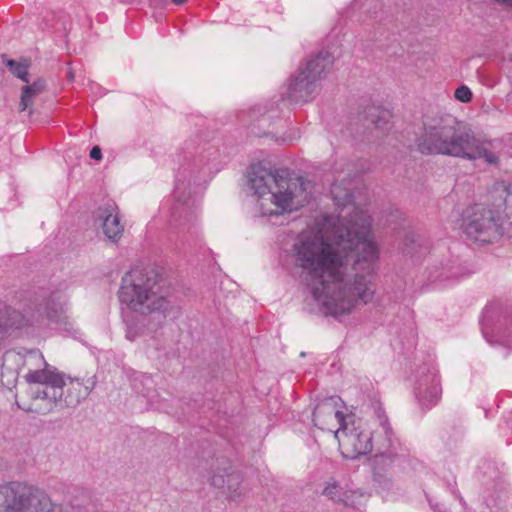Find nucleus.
I'll list each match as a JSON object with an SVG mask.
<instances>
[{"label": "nucleus", "mask_w": 512, "mask_h": 512, "mask_svg": "<svg viewBox=\"0 0 512 512\" xmlns=\"http://www.w3.org/2000/svg\"><path fill=\"white\" fill-rule=\"evenodd\" d=\"M331 194L342 210L324 216L303 231L293 245L295 264L307 274L312 299L325 314L350 313L358 303L372 301L369 276L378 259L370 216L354 206L352 195L334 184Z\"/></svg>", "instance_id": "nucleus-1"}, {"label": "nucleus", "mask_w": 512, "mask_h": 512, "mask_svg": "<svg viewBox=\"0 0 512 512\" xmlns=\"http://www.w3.org/2000/svg\"><path fill=\"white\" fill-rule=\"evenodd\" d=\"M246 179L263 216L298 211L311 197V183L287 170H272L261 163L252 164L247 169Z\"/></svg>", "instance_id": "nucleus-2"}, {"label": "nucleus", "mask_w": 512, "mask_h": 512, "mask_svg": "<svg viewBox=\"0 0 512 512\" xmlns=\"http://www.w3.org/2000/svg\"><path fill=\"white\" fill-rule=\"evenodd\" d=\"M20 373H23L27 383L39 385L31 392L32 401L29 407L39 405L43 397L52 396L55 399V388L61 381L60 371L45 360L39 349L22 348L5 353L2 378H7V384L11 385L17 381Z\"/></svg>", "instance_id": "nucleus-3"}, {"label": "nucleus", "mask_w": 512, "mask_h": 512, "mask_svg": "<svg viewBox=\"0 0 512 512\" xmlns=\"http://www.w3.org/2000/svg\"><path fill=\"white\" fill-rule=\"evenodd\" d=\"M161 276L153 267H136L126 272L118 291L119 301L130 312L146 317L165 312L169 301L162 292Z\"/></svg>", "instance_id": "nucleus-4"}, {"label": "nucleus", "mask_w": 512, "mask_h": 512, "mask_svg": "<svg viewBox=\"0 0 512 512\" xmlns=\"http://www.w3.org/2000/svg\"><path fill=\"white\" fill-rule=\"evenodd\" d=\"M0 512H55V504L45 490L11 481L0 484Z\"/></svg>", "instance_id": "nucleus-5"}, {"label": "nucleus", "mask_w": 512, "mask_h": 512, "mask_svg": "<svg viewBox=\"0 0 512 512\" xmlns=\"http://www.w3.org/2000/svg\"><path fill=\"white\" fill-rule=\"evenodd\" d=\"M444 155L467 160L484 159L488 164H497L499 159L489 150L488 143L478 139L466 124L452 116Z\"/></svg>", "instance_id": "nucleus-6"}, {"label": "nucleus", "mask_w": 512, "mask_h": 512, "mask_svg": "<svg viewBox=\"0 0 512 512\" xmlns=\"http://www.w3.org/2000/svg\"><path fill=\"white\" fill-rule=\"evenodd\" d=\"M60 383L55 388V399L52 396L43 397L39 405L29 407L28 410L36 413L46 414L54 408L76 407L82 400L86 399L95 388L97 378L95 375L87 379H72L60 372Z\"/></svg>", "instance_id": "nucleus-7"}, {"label": "nucleus", "mask_w": 512, "mask_h": 512, "mask_svg": "<svg viewBox=\"0 0 512 512\" xmlns=\"http://www.w3.org/2000/svg\"><path fill=\"white\" fill-rule=\"evenodd\" d=\"M461 228L473 242L491 243L502 235V223L483 205L468 207L462 214Z\"/></svg>", "instance_id": "nucleus-8"}, {"label": "nucleus", "mask_w": 512, "mask_h": 512, "mask_svg": "<svg viewBox=\"0 0 512 512\" xmlns=\"http://www.w3.org/2000/svg\"><path fill=\"white\" fill-rule=\"evenodd\" d=\"M341 453L344 457L355 459L372 450V434L361 420L348 416L347 420L335 431Z\"/></svg>", "instance_id": "nucleus-9"}, {"label": "nucleus", "mask_w": 512, "mask_h": 512, "mask_svg": "<svg viewBox=\"0 0 512 512\" xmlns=\"http://www.w3.org/2000/svg\"><path fill=\"white\" fill-rule=\"evenodd\" d=\"M209 482L221 496L229 501L239 502L246 494L242 474L229 463L213 468Z\"/></svg>", "instance_id": "nucleus-10"}, {"label": "nucleus", "mask_w": 512, "mask_h": 512, "mask_svg": "<svg viewBox=\"0 0 512 512\" xmlns=\"http://www.w3.org/2000/svg\"><path fill=\"white\" fill-rule=\"evenodd\" d=\"M451 116L433 119L424 126L423 134L418 138L417 146L421 153L444 155Z\"/></svg>", "instance_id": "nucleus-11"}, {"label": "nucleus", "mask_w": 512, "mask_h": 512, "mask_svg": "<svg viewBox=\"0 0 512 512\" xmlns=\"http://www.w3.org/2000/svg\"><path fill=\"white\" fill-rule=\"evenodd\" d=\"M340 399L329 397L322 400L313 411V422L322 430L335 431L334 422L339 427L347 420V417L339 410Z\"/></svg>", "instance_id": "nucleus-12"}, {"label": "nucleus", "mask_w": 512, "mask_h": 512, "mask_svg": "<svg viewBox=\"0 0 512 512\" xmlns=\"http://www.w3.org/2000/svg\"><path fill=\"white\" fill-rule=\"evenodd\" d=\"M492 205L507 221V233L512 236V182L497 181L490 189Z\"/></svg>", "instance_id": "nucleus-13"}, {"label": "nucleus", "mask_w": 512, "mask_h": 512, "mask_svg": "<svg viewBox=\"0 0 512 512\" xmlns=\"http://www.w3.org/2000/svg\"><path fill=\"white\" fill-rule=\"evenodd\" d=\"M97 220L101 223L102 233L112 243H117L124 232V226L120 222L119 209L114 204L100 207L96 213Z\"/></svg>", "instance_id": "nucleus-14"}, {"label": "nucleus", "mask_w": 512, "mask_h": 512, "mask_svg": "<svg viewBox=\"0 0 512 512\" xmlns=\"http://www.w3.org/2000/svg\"><path fill=\"white\" fill-rule=\"evenodd\" d=\"M318 91V84L300 70L288 85V96L294 102H306Z\"/></svg>", "instance_id": "nucleus-15"}, {"label": "nucleus", "mask_w": 512, "mask_h": 512, "mask_svg": "<svg viewBox=\"0 0 512 512\" xmlns=\"http://www.w3.org/2000/svg\"><path fill=\"white\" fill-rule=\"evenodd\" d=\"M46 81L43 78H38L32 83H26L21 87L19 112H27L28 116L34 114L35 99L46 90Z\"/></svg>", "instance_id": "nucleus-16"}, {"label": "nucleus", "mask_w": 512, "mask_h": 512, "mask_svg": "<svg viewBox=\"0 0 512 512\" xmlns=\"http://www.w3.org/2000/svg\"><path fill=\"white\" fill-rule=\"evenodd\" d=\"M333 64V57L328 51H321L317 56L310 59L305 67L301 69L314 82L318 84L326 70Z\"/></svg>", "instance_id": "nucleus-17"}, {"label": "nucleus", "mask_w": 512, "mask_h": 512, "mask_svg": "<svg viewBox=\"0 0 512 512\" xmlns=\"http://www.w3.org/2000/svg\"><path fill=\"white\" fill-rule=\"evenodd\" d=\"M323 495L334 502L343 503L346 506L354 505L355 492L346 490L336 481L327 482L323 489Z\"/></svg>", "instance_id": "nucleus-18"}, {"label": "nucleus", "mask_w": 512, "mask_h": 512, "mask_svg": "<svg viewBox=\"0 0 512 512\" xmlns=\"http://www.w3.org/2000/svg\"><path fill=\"white\" fill-rule=\"evenodd\" d=\"M3 61L9 67L12 74H14L17 78L21 79L25 83L29 82V72L28 68L30 66V62L27 59H22L20 61H15L12 59H7L6 55H2Z\"/></svg>", "instance_id": "nucleus-19"}, {"label": "nucleus", "mask_w": 512, "mask_h": 512, "mask_svg": "<svg viewBox=\"0 0 512 512\" xmlns=\"http://www.w3.org/2000/svg\"><path fill=\"white\" fill-rule=\"evenodd\" d=\"M46 313L51 319L58 317L63 311V303L57 295H51L46 302Z\"/></svg>", "instance_id": "nucleus-20"}, {"label": "nucleus", "mask_w": 512, "mask_h": 512, "mask_svg": "<svg viewBox=\"0 0 512 512\" xmlns=\"http://www.w3.org/2000/svg\"><path fill=\"white\" fill-rule=\"evenodd\" d=\"M147 331V325L141 324L138 325L137 323H131L128 325L126 337L130 341L136 340L139 336L145 334Z\"/></svg>", "instance_id": "nucleus-21"}, {"label": "nucleus", "mask_w": 512, "mask_h": 512, "mask_svg": "<svg viewBox=\"0 0 512 512\" xmlns=\"http://www.w3.org/2000/svg\"><path fill=\"white\" fill-rule=\"evenodd\" d=\"M454 96L458 101L468 103L472 99V91L466 85H462L455 90Z\"/></svg>", "instance_id": "nucleus-22"}, {"label": "nucleus", "mask_w": 512, "mask_h": 512, "mask_svg": "<svg viewBox=\"0 0 512 512\" xmlns=\"http://www.w3.org/2000/svg\"><path fill=\"white\" fill-rule=\"evenodd\" d=\"M441 394V388L438 384H434L428 391L425 393V398H429V403L433 404L436 400L439 399Z\"/></svg>", "instance_id": "nucleus-23"}, {"label": "nucleus", "mask_w": 512, "mask_h": 512, "mask_svg": "<svg viewBox=\"0 0 512 512\" xmlns=\"http://www.w3.org/2000/svg\"><path fill=\"white\" fill-rule=\"evenodd\" d=\"M184 190H185L184 183L177 184V186H176V198H177V201L179 203L182 202L183 206L186 204L185 200L182 199V196L184 195Z\"/></svg>", "instance_id": "nucleus-24"}, {"label": "nucleus", "mask_w": 512, "mask_h": 512, "mask_svg": "<svg viewBox=\"0 0 512 512\" xmlns=\"http://www.w3.org/2000/svg\"><path fill=\"white\" fill-rule=\"evenodd\" d=\"M90 157L94 160H100L102 158V152L99 146H94L91 149Z\"/></svg>", "instance_id": "nucleus-25"}, {"label": "nucleus", "mask_w": 512, "mask_h": 512, "mask_svg": "<svg viewBox=\"0 0 512 512\" xmlns=\"http://www.w3.org/2000/svg\"><path fill=\"white\" fill-rule=\"evenodd\" d=\"M498 3L506 5L507 7L512 9V0H496Z\"/></svg>", "instance_id": "nucleus-26"}, {"label": "nucleus", "mask_w": 512, "mask_h": 512, "mask_svg": "<svg viewBox=\"0 0 512 512\" xmlns=\"http://www.w3.org/2000/svg\"><path fill=\"white\" fill-rule=\"evenodd\" d=\"M68 79L71 82L74 81V79H75V74H74V72L72 71L71 68H69V71H68Z\"/></svg>", "instance_id": "nucleus-27"}, {"label": "nucleus", "mask_w": 512, "mask_h": 512, "mask_svg": "<svg viewBox=\"0 0 512 512\" xmlns=\"http://www.w3.org/2000/svg\"><path fill=\"white\" fill-rule=\"evenodd\" d=\"M177 212L179 213V217H182V213L185 212L184 208L177 207Z\"/></svg>", "instance_id": "nucleus-28"}, {"label": "nucleus", "mask_w": 512, "mask_h": 512, "mask_svg": "<svg viewBox=\"0 0 512 512\" xmlns=\"http://www.w3.org/2000/svg\"><path fill=\"white\" fill-rule=\"evenodd\" d=\"M186 0H173V2L177 3V4H181V3H184Z\"/></svg>", "instance_id": "nucleus-29"}]
</instances>
